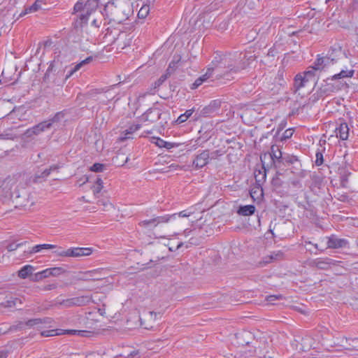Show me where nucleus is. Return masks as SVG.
Masks as SVG:
<instances>
[{"label":"nucleus","instance_id":"nucleus-1","mask_svg":"<svg viewBox=\"0 0 358 358\" xmlns=\"http://www.w3.org/2000/svg\"><path fill=\"white\" fill-rule=\"evenodd\" d=\"M254 60L253 55H248L245 52H236L223 57L220 55L215 57L213 64L218 65L220 71H222V78L229 80V76L240 73L248 68Z\"/></svg>","mask_w":358,"mask_h":358},{"label":"nucleus","instance_id":"nucleus-2","mask_svg":"<svg viewBox=\"0 0 358 358\" xmlns=\"http://www.w3.org/2000/svg\"><path fill=\"white\" fill-rule=\"evenodd\" d=\"M348 87L349 85L346 82L336 80L332 76L325 80H323L320 86L314 93L313 96L317 99H319L329 96H332L334 94Z\"/></svg>","mask_w":358,"mask_h":358},{"label":"nucleus","instance_id":"nucleus-3","mask_svg":"<svg viewBox=\"0 0 358 358\" xmlns=\"http://www.w3.org/2000/svg\"><path fill=\"white\" fill-rule=\"evenodd\" d=\"M98 7L96 0H80L73 7L74 13L83 22H86L88 17L96 10Z\"/></svg>","mask_w":358,"mask_h":358},{"label":"nucleus","instance_id":"nucleus-4","mask_svg":"<svg viewBox=\"0 0 358 358\" xmlns=\"http://www.w3.org/2000/svg\"><path fill=\"white\" fill-rule=\"evenodd\" d=\"M316 71H319L318 69H315L314 65L310 66L308 68V70L297 74L294 78V87L296 90L303 87L306 86V83L309 82V80L315 78V72Z\"/></svg>","mask_w":358,"mask_h":358},{"label":"nucleus","instance_id":"nucleus-5","mask_svg":"<svg viewBox=\"0 0 358 358\" xmlns=\"http://www.w3.org/2000/svg\"><path fill=\"white\" fill-rule=\"evenodd\" d=\"M126 36V33L120 32L117 29H112L108 27L106 29V32L103 36V41L108 44H113L117 43V46L120 47L121 45L120 41L123 39Z\"/></svg>","mask_w":358,"mask_h":358},{"label":"nucleus","instance_id":"nucleus-6","mask_svg":"<svg viewBox=\"0 0 358 358\" xmlns=\"http://www.w3.org/2000/svg\"><path fill=\"white\" fill-rule=\"evenodd\" d=\"M327 240V249H343L349 248V241L345 238H338L336 235L332 234L330 236H326L321 241Z\"/></svg>","mask_w":358,"mask_h":358},{"label":"nucleus","instance_id":"nucleus-7","mask_svg":"<svg viewBox=\"0 0 358 358\" xmlns=\"http://www.w3.org/2000/svg\"><path fill=\"white\" fill-rule=\"evenodd\" d=\"M92 252V250L90 248H70L65 250L57 252V254L61 257H80L89 256Z\"/></svg>","mask_w":358,"mask_h":358},{"label":"nucleus","instance_id":"nucleus-8","mask_svg":"<svg viewBox=\"0 0 358 358\" xmlns=\"http://www.w3.org/2000/svg\"><path fill=\"white\" fill-rule=\"evenodd\" d=\"M181 55L175 54L171 62L169 63L165 73L161 76L158 79V86L162 84L168 78H169L178 69L179 63L181 62Z\"/></svg>","mask_w":358,"mask_h":358},{"label":"nucleus","instance_id":"nucleus-9","mask_svg":"<svg viewBox=\"0 0 358 358\" xmlns=\"http://www.w3.org/2000/svg\"><path fill=\"white\" fill-rule=\"evenodd\" d=\"M53 122H54V120L43 121V122L38 124L37 125H35L30 129H28L24 132V136L26 137H29V138H32L34 136H37V135L40 134L41 133H42L43 131L48 129L51 127Z\"/></svg>","mask_w":358,"mask_h":358},{"label":"nucleus","instance_id":"nucleus-10","mask_svg":"<svg viewBox=\"0 0 358 358\" xmlns=\"http://www.w3.org/2000/svg\"><path fill=\"white\" fill-rule=\"evenodd\" d=\"M159 210L158 209V229L168 228L173 230L177 219V214L173 213L169 216H159Z\"/></svg>","mask_w":358,"mask_h":358},{"label":"nucleus","instance_id":"nucleus-11","mask_svg":"<svg viewBox=\"0 0 358 358\" xmlns=\"http://www.w3.org/2000/svg\"><path fill=\"white\" fill-rule=\"evenodd\" d=\"M210 152L208 150H204L195 155L192 162V166L195 169H199L209 163Z\"/></svg>","mask_w":358,"mask_h":358},{"label":"nucleus","instance_id":"nucleus-12","mask_svg":"<svg viewBox=\"0 0 358 358\" xmlns=\"http://www.w3.org/2000/svg\"><path fill=\"white\" fill-rule=\"evenodd\" d=\"M313 266L322 270L329 269L331 265H335V260L331 258H317L311 262Z\"/></svg>","mask_w":358,"mask_h":358},{"label":"nucleus","instance_id":"nucleus-13","mask_svg":"<svg viewBox=\"0 0 358 358\" xmlns=\"http://www.w3.org/2000/svg\"><path fill=\"white\" fill-rule=\"evenodd\" d=\"M334 59L327 57H321L320 55H317V59L313 63L315 69L322 71L325 67L333 64Z\"/></svg>","mask_w":358,"mask_h":358},{"label":"nucleus","instance_id":"nucleus-14","mask_svg":"<svg viewBox=\"0 0 358 358\" xmlns=\"http://www.w3.org/2000/svg\"><path fill=\"white\" fill-rule=\"evenodd\" d=\"M349 130L348 124L343 121H340L338 126L335 129L336 135L340 139L345 141L348 138Z\"/></svg>","mask_w":358,"mask_h":358},{"label":"nucleus","instance_id":"nucleus-15","mask_svg":"<svg viewBox=\"0 0 358 358\" xmlns=\"http://www.w3.org/2000/svg\"><path fill=\"white\" fill-rule=\"evenodd\" d=\"M284 253L282 251L273 252L270 255L264 257L262 261L258 263V266L264 267L274 260L282 259Z\"/></svg>","mask_w":358,"mask_h":358},{"label":"nucleus","instance_id":"nucleus-16","mask_svg":"<svg viewBox=\"0 0 358 358\" xmlns=\"http://www.w3.org/2000/svg\"><path fill=\"white\" fill-rule=\"evenodd\" d=\"M215 73V77H222V71H220V69L218 67V65L213 64V60L211 62V64L209 65V66L207 69V71L204 75L199 77V78H201L203 80V82L208 80V78H211L213 76V74Z\"/></svg>","mask_w":358,"mask_h":358},{"label":"nucleus","instance_id":"nucleus-17","mask_svg":"<svg viewBox=\"0 0 358 358\" xmlns=\"http://www.w3.org/2000/svg\"><path fill=\"white\" fill-rule=\"evenodd\" d=\"M338 173L340 178V185L343 188H348V178L351 172L345 166H340L338 169Z\"/></svg>","mask_w":358,"mask_h":358},{"label":"nucleus","instance_id":"nucleus-18","mask_svg":"<svg viewBox=\"0 0 358 358\" xmlns=\"http://www.w3.org/2000/svg\"><path fill=\"white\" fill-rule=\"evenodd\" d=\"M45 4L46 1H43L42 0H36V1L31 6L26 7L24 11L20 13V16L22 17L27 14L36 13L42 9V6Z\"/></svg>","mask_w":358,"mask_h":358},{"label":"nucleus","instance_id":"nucleus-19","mask_svg":"<svg viewBox=\"0 0 358 358\" xmlns=\"http://www.w3.org/2000/svg\"><path fill=\"white\" fill-rule=\"evenodd\" d=\"M141 125L139 124H133L129 126V127L127 129H125L121 136L119 137V140L120 141H123L127 139L132 138V135L137 131L138 129H140Z\"/></svg>","mask_w":358,"mask_h":358},{"label":"nucleus","instance_id":"nucleus-20","mask_svg":"<svg viewBox=\"0 0 358 358\" xmlns=\"http://www.w3.org/2000/svg\"><path fill=\"white\" fill-rule=\"evenodd\" d=\"M277 151L274 150L273 146L271 147V152L269 154V157L272 160V162L275 168L281 167V158L282 157V154L280 150H278Z\"/></svg>","mask_w":358,"mask_h":358},{"label":"nucleus","instance_id":"nucleus-21","mask_svg":"<svg viewBox=\"0 0 358 358\" xmlns=\"http://www.w3.org/2000/svg\"><path fill=\"white\" fill-rule=\"evenodd\" d=\"M255 210L254 205L240 206L237 210V213L242 216H250L255 213Z\"/></svg>","mask_w":358,"mask_h":358},{"label":"nucleus","instance_id":"nucleus-22","mask_svg":"<svg viewBox=\"0 0 358 358\" xmlns=\"http://www.w3.org/2000/svg\"><path fill=\"white\" fill-rule=\"evenodd\" d=\"M92 60V57H88L86 59L82 60L80 62L78 63L73 69H71L66 76V79L70 78L75 72L78 71L85 64H89Z\"/></svg>","mask_w":358,"mask_h":358},{"label":"nucleus","instance_id":"nucleus-23","mask_svg":"<svg viewBox=\"0 0 358 358\" xmlns=\"http://www.w3.org/2000/svg\"><path fill=\"white\" fill-rule=\"evenodd\" d=\"M173 41L169 38L164 42V43L162 45L160 49H158V51H160L161 54L164 52L165 55H169L173 50Z\"/></svg>","mask_w":358,"mask_h":358},{"label":"nucleus","instance_id":"nucleus-24","mask_svg":"<svg viewBox=\"0 0 358 358\" xmlns=\"http://www.w3.org/2000/svg\"><path fill=\"white\" fill-rule=\"evenodd\" d=\"M90 300L91 299L89 296H82L80 297L71 299L70 301H68L67 302L69 304L83 306L89 303Z\"/></svg>","mask_w":358,"mask_h":358},{"label":"nucleus","instance_id":"nucleus-25","mask_svg":"<svg viewBox=\"0 0 358 358\" xmlns=\"http://www.w3.org/2000/svg\"><path fill=\"white\" fill-rule=\"evenodd\" d=\"M355 73V70H341L339 73L334 74L333 76L335 79L338 80H343L346 78H352Z\"/></svg>","mask_w":358,"mask_h":358},{"label":"nucleus","instance_id":"nucleus-26","mask_svg":"<svg viewBox=\"0 0 358 358\" xmlns=\"http://www.w3.org/2000/svg\"><path fill=\"white\" fill-rule=\"evenodd\" d=\"M180 145V143L166 141L158 137V148H165L167 150H170L172 148H178Z\"/></svg>","mask_w":358,"mask_h":358},{"label":"nucleus","instance_id":"nucleus-27","mask_svg":"<svg viewBox=\"0 0 358 358\" xmlns=\"http://www.w3.org/2000/svg\"><path fill=\"white\" fill-rule=\"evenodd\" d=\"M176 232L173 230H170L167 234H158V245H160V248H165L167 247V241L169 238H166L168 236H171L175 234Z\"/></svg>","mask_w":358,"mask_h":358},{"label":"nucleus","instance_id":"nucleus-28","mask_svg":"<svg viewBox=\"0 0 358 358\" xmlns=\"http://www.w3.org/2000/svg\"><path fill=\"white\" fill-rule=\"evenodd\" d=\"M56 248L55 245L52 244H39L31 248L29 251V254H34L41 252L42 250H50Z\"/></svg>","mask_w":358,"mask_h":358},{"label":"nucleus","instance_id":"nucleus-29","mask_svg":"<svg viewBox=\"0 0 358 358\" xmlns=\"http://www.w3.org/2000/svg\"><path fill=\"white\" fill-rule=\"evenodd\" d=\"M280 129L278 130L275 136L282 142L289 139L294 133V130L292 129H286L281 135H280Z\"/></svg>","mask_w":358,"mask_h":358},{"label":"nucleus","instance_id":"nucleus-30","mask_svg":"<svg viewBox=\"0 0 358 358\" xmlns=\"http://www.w3.org/2000/svg\"><path fill=\"white\" fill-rule=\"evenodd\" d=\"M34 271V268L31 265L24 266L18 272V276L20 278L25 279Z\"/></svg>","mask_w":358,"mask_h":358},{"label":"nucleus","instance_id":"nucleus-31","mask_svg":"<svg viewBox=\"0 0 358 358\" xmlns=\"http://www.w3.org/2000/svg\"><path fill=\"white\" fill-rule=\"evenodd\" d=\"M281 165L289 166L299 162L298 157L294 155H285L281 158Z\"/></svg>","mask_w":358,"mask_h":358},{"label":"nucleus","instance_id":"nucleus-32","mask_svg":"<svg viewBox=\"0 0 358 358\" xmlns=\"http://www.w3.org/2000/svg\"><path fill=\"white\" fill-rule=\"evenodd\" d=\"M175 239L171 240L168 239L167 241V248L169 251H175L178 250L182 245V242L175 243Z\"/></svg>","mask_w":358,"mask_h":358},{"label":"nucleus","instance_id":"nucleus-33","mask_svg":"<svg viewBox=\"0 0 358 358\" xmlns=\"http://www.w3.org/2000/svg\"><path fill=\"white\" fill-rule=\"evenodd\" d=\"M155 117V109L149 108L143 115V120L145 121L153 122Z\"/></svg>","mask_w":358,"mask_h":358},{"label":"nucleus","instance_id":"nucleus-34","mask_svg":"<svg viewBox=\"0 0 358 358\" xmlns=\"http://www.w3.org/2000/svg\"><path fill=\"white\" fill-rule=\"evenodd\" d=\"M150 12V6L148 5H143L138 13V17L140 19L145 18Z\"/></svg>","mask_w":358,"mask_h":358},{"label":"nucleus","instance_id":"nucleus-35","mask_svg":"<svg viewBox=\"0 0 358 358\" xmlns=\"http://www.w3.org/2000/svg\"><path fill=\"white\" fill-rule=\"evenodd\" d=\"M214 113V110L211 108V107L208 105L205 106L199 113V117H209L212 116Z\"/></svg>","mask_w":358,"mask_h":358},{"label":"nucleus","instance_id":"nucleus-36","mask_svg":"<svg viewBox=\"0 0 358 358\" xmlns=\"http://www.w3.org/2000/svg\"><path fill=\"white\" fill-rule=\"evenodd\" d=\"M103 187V181H102L101 178H98L96 179L95 185L93 187V192H94V194H99L101 191Z\"/></svg>","mask_w":358,"mask_h":358},{"label":"nucleus","instance_id":"nucleus-37","mask_svg":"<svg viewBox=\"0 0 358 358\" xmlns=\"http://www.w3.org/2000/svg\"><path fill=\"white\" fill-rule=\"evenodd\" d=\"M62 330H59V329H52V330H48V331H44L41 333V335L43 336H46V337H48V336H55V335H59L61 334Z\"/></svg>","mask_w":358,"mask_h":358},{"label":"nucleus","instance_id":"nucleus-38","mask_svg":"<svg viewBox=\"0 0 358 358\" xmlns=\"http://www.w3.org/2000/svg\"><path fill=\"white\" fill-rule=\"evenodd\" d=\"M167 118L170 119L169 114L167 113H163L158 115V120H166ZM159 124H162L161 127L163 128V129H164L166 127L169 126L167 121H165L164 124H162V122H160Z\"/></svg>","mask_w":358,"mask_h":358},{"label":"nucleus","instance_id":"nucleus-39","mask_svg":"<svg viewBox=\"0 0 358 358\" xmlns=\"http://www.w3.org/2000/svg\"><path fill=\"white\" fill-rule=\"evenodd\" d=\"M266 177V175L265 171L264 172H261L259 171L258 174L255 173V180H256V182L259 185H260L261 182H263L265 181Z\"/></svg>","mask_w":358,"mask_h":358},{"label":"nucleus","instance_id":"nucleus-40","mask_svg":"<svg viewBox=\"0 0 358 358\" xmlns=\"http://www.w3.org/2000/svg\"><path fill=\"white\" fill-rule=\"evenodd\" d=\"M103 169L104 165L100 163H95L90 169V170L93 172H102Z\"/></svg>","mask_w":358,"mask_h":358},{"label":"nucleus","instance_id":"nucleus-41","mask_svg":"<svg viewBox=\"0 0 358 358\" xmlns=\"http://www.w3.org/2000/svg\"><path fill=\"white\" fill-rule=\"evenodd\" d=\"M50 276H57L64 272L63 268L60 267L50 268Z\"/></svg>","mask_w":358,"mask_h":358},{"label":"nucleus","instance_id":"nucleus-42","mask_svg":"<svg viewBox=\"0 0 358 358\" xmlns=\"http://www.w3.org/2000/svg\"><path fill=\"white\" fill-rule=\"evenodd\" d=\"M188 119L185 117V116L183 114H181L180 116L178 117L176 120L172 121L171 123L173 125H178L185 122Z\"/></svg>","mask_w":358,"mask_h":358},{"label":"nucleus","instance_id":"nucleus-43","mask_svg":"<svg viewBox=\"0 0 358 358\" xmlns=\"http://www.w3.org/2000/svg\"><path fill=\"white\" fill-rule=\"evenodd\" d=\"M209 106L216 113L221 106V101L220 100H213L210 103Z\"/></svg>","mask_w":358,"mask_h":358},{"label":"nucleus","instance_id":"nucleus-44","mask_svg":"<svg viewBox=\"0 0 358 358\" xmlns=\"http://www.w3.org/2000/svg\"><path fill=\"white\" fill-rule=\"evenodd\" d=\"M316 159H315V164L317 166H320L324 162V158L323 155L320 151H317L315 154Z\"/></svg>","mask_w":358,"mask_h":358},{"label":"nucleus","instance_id":"nucleus-45","mask_svg":"<svg viewBox=\"0 0 358 358\" xmlns=\"http://www.w3.org/2000/svg\"><path fill=\"white\" fill-rule=\"evenodd\" d=\"M98 204L99 206H103L104 210H108L110 208H113V205L108 200H99L98 201Z\"/></svg>","mask_w":358,"mask_h":358},{"label":"nucleus","instance_id":"nucleus-46","mask_svg":"<svg viewBox=\"0 0 358 358\" xmlns=\"http://www.w3.org/2000/svg\"><path fill=\"white\" fill-rule=\"evenodd\" d=\"M192 213H193V211L190 208H188V209L184 210L182 211H180V213H176V214H177V217H187Z\"/></svg>","mask_w":358,"mask_h":358},{"label":"nucleus","instance_id":"nucleus-47","mask_svg":"<svg viewBox=\"0 0 358 358\" xmlns=\"http://www.w3.org/2000/svg\"><path fill=\"white\" fill-rule=\"evenodd\" d=\"M345 339L347 341H351L353 343H358V338H346ZM346 350H358V343H356V345H352V347H350V348H347Z\"/></svg>","mask_w":358,"mask_h":358},{"label":"nucleus","instance_id":"nucleus-48","mask_svg":"<svg viewBox=\"0 0 358 358\" xmlns=\"http://www.w3.org/2000/svg\"><path fill=\"white\" fill-rule=\"evenodd\" d=\"M59 167L57 166H51L49 169H45L42 173V177H47L50 175V172L57 169Z\"/></svg>","mask_w":358,"mask_h":358},{"label":"nucleus","instance_id":"nucleus-49","mask_svg":"<svg viewBox=\"0 0 358 358\" xmlns=\"http://www.w3.org/2000/svg\"><path fill=\"white\" fill-rule=\"evenodd\" d=\"M19 301L17 299H14L12 300H8L6 302L3 303V304L6 307H13L17 305V303Z\"/></svg>","mask_w":358,"mask_h":358},{"label":"nucleus","instance_id":"nucleus-50","mask_svg":"<svg viewBox=\"0 0 358 358\" xmlns=\"http://www.w3.org/2000/svg\"><path fill=\"white\" fill-rule=\"evenodd\" d=\"M26 242H23V243H18V244L11 243L8 245L7 248H8V251H14L17 248L22 246Z\"/></svg>","mask_w":358,"mask_h":358},{"label":"nucleus","instance_id":"nucleus-51","mask_svg":"<svg viewBox=\"0 0 358 358\" xmlns=\"http://www.w3.org/2000/svg\"><path fill=\"white\" fill-rule=\"evenodd\" d=\"M222 153L220 150H217L210 153V159H215L218 157L221 156Z\"/></svg>","mask_w":358,"mask_h":358},{"label":"nucleus","instance_id":"nucleus-52","mask_svg":"<svg viewBox=\"0 0 358 358\" xmlns=\"http://www.w3.org/2000/svg\"><path fill=\"white\" fill-rule=\"evenodd\" d=\"M203 83V80L198 78L194 83L192 84V89H196Z\"/></svg>","mask_w":358,"mask_h":358},{"label":"nucleus","instance_id":"nucleus-53","mask_svg":"<svg viewBox=\"0 0 358 358\" xmlns=\"http://www.w3.org/2000/svg\"><path fill=\"white\" fill-rule=\"evenodd\" d=\"M260 192V195L262 196L263 195V190H262V188H259L257 187V190H254V189H252L251 192H250V196L251 197L255 199V194H257V192Z\"/></svg>","mask_w":358,"mask_h":358},{"label":"nucleus","instance_id":"nucleus-54","mask_svg":"<svg viewBox=\"0 0 358 358\" xmlns=\"http://www.w3.org/2000/svg\"><path fill=\"white\" fill-rule=\"evenodd\" d=\"M41 272V274L42 275V277L43 278H48L50 276V268H46L45 270H43Z\"/></svg>","mask_w":358,"mask_h":358},{"label":"nucleus","instance_id":"nucleus-55","mask_svg":"<svg viewBox=\"0 0 358 358\" xmlns=\"http://www.w3.org/2000/svg\"><path fill=\"white\" fill-rule=\"evenodd\" d=\"M194 112V108H192V109H189V110H187L184 113L183 115L185 116V117H187V119H189L193 114V113Z\"/></svg>","mask_w":358,"mask_h":358},{"label":"nucleus","instance_id":"nucleus-56","mask_svg":"<svg viewBox=\"0 0 358 358\" xmlns=\"http://www.w3.org/2000/svg\"><path fill=\"white\" fill-rule=\"evenodd\" d=\"M40 322H41V320H40L39 319L29 320L27 322V325H29V326H34V325H35V324H38Z\"/></svg>","mask_w":358,"mask_h":358},{"label":"nucleus","instance_id":"nucleus-57","mask_svg":"<svg viewBox=\"0 0 358 358\" xmlns=\"http://www.w3.org/2000/svg\"><path fill=\"white\" fill-rule=\"evenodd\" d=\"M280 297V296H277V295H271V296H268L266 299V300L269 302V303H273L274 301L278 299Z\"/></svg>","mask_w":358,"mask_h":358},{"label":"nucleus","instance_id":"nucleus-58","mask_svg":"<svg viewBox=\"0 0 358 358\" xmlns=\"http://www.w3.org/2000/svg\"><path fill=\"white\" fill-rule=\"evenodd\" d=\"M42 279H43V278L42 277V275L41 274L40 271L35 273V275L34 276V281H39V280H41Z\"/></svg>","mask_w":358,"mask_h":358},{"label":"nucleus","instance_id":"nucleus-59","mask_svg":"<svg viewBox=\"0 0 358 358\" xmlns=\"http://www.w3.org/2000/svg\"><path fill=\"white\" fill-rule=\"evenodd\" d=\"M313 245L315 247V249H317L320 252H324L325 250L327 249V246L325 248H320V245L317 243H314Z\"/></svg>","mask_w":358,"mask_h":358},{"label":"nucleus","instance_id":"nucleus-60","mask_svg":"<svg viewBox=\"0 0 358 358\" xmlns=\"http://www.w3.org/2000/svg\"><path fill=\"white\" fill-rule=\"evenodd\" d=\"M272 183L274 186H280L281 185V182L278 178L273 179Z\"/></svg>","mask_w":358,"mask_h":358},{"label":"nucleus","instance_id":"nucleus-61","mask_svg":"<svg viewBox=\"0 0 358 358\" xmlns=\"http://www.w3.org/2000/svg\"><path fill=\"white\" fill-rule=\"evenodd\" d=\"M9 195L11 196V197H13L14 196H15L16 197H19L20 195L17 193V192H10L9 193Z\"/></svg>","mask_w":358,"mask_h":358},{"label":"nucleus","instance_id":"nucleus-62","mask_svg":"<svg viewBox=\"0 0 358 358\" xmlns=\"http://www.w3.org/2000/svg\"><path fill=\"white\" fill-rule=\"evenodd\" d=\"M159 216H169L171 214H166L164 210H159Z\"/></svg>","mask_w":358,"mask_h":358},{"label":"nucleus","instance_id":"nucleus-63","mask_svg":"<svg viewBox=\"0 0 358 358\" xmlns=\"http://www.w3.org/2000/svg\"><path fill=\"white\" fill-rule=\"evenodd\" d=\"M113 7V3H108L106 6V9H112V8Z\"/></svg>","mask_w":358,"mask_h":358},{"label":"nucleus","instance_id":"nucleus-64","mask_svg":"<svg viewBox=\"0 0 358 358\" xmlns=\"http://www.w3.org/2000/svg\"><path fill=\"white\" fill-rule=\"evenodd\" d=\"M151 143L157 145V138L155 136L151 137Z\"/></svg>","mask_w":358,"mask_h":358}]
</instances>
